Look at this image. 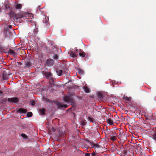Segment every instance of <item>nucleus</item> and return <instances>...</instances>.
<instances>
[{"instance_id":"a878e982","label":"nucleus","mask_w":156,"mask_h":156,"mask_svg":"<svg viewBox=\"0 0 156 156\" xmlns=\"http://www.w3.org/2000/svg\"><path fill=\"white\" fill-rule=\"evenodd\" d=\"M105 133L106 134H109L110 133V129L108 128V127H106V129L105 130Z\"/></svg>"},{"instance_id":"c03bdc74","label":"nucleus","mask_w":156,"mask_h":156,"mask_svg":"<svg viewBox=\"0 0 156 156\" xmlns=\"http://www.w3.org/2000/svg\"><path fill=\"white\" fill-rule=\"evenodd\" d=\"M0 93H2V92L1 91H0Z\"/></svg>"},{"instance_id":"9d476101","label":"nucleus","mask_w":156,"mask_h":156,"mask_svg":"<svg viewBox=\"0 0 156 156\" xmlns=\"http://www.w3.org/2000/svg\"><path fill=\"white\" fill-rule=\"evenodd\" d=\"M8 52L14 57L16 56V53L12 49H9V50Z\"/></svg>"},{"instance_id":"39448f33","label":"nucleus","mask_w":156,"mask_h":156,"mask_svg":"<svg viewBox=\"0 0 156 156\" xmlns=\"http://www.w3.org/2000/svg\"><path fill=\"white\" fill-rule=\"evenodd\" d=\"M10 75V74H9L7 73V72L5 71H4L2 73V79L3 80H7L9 77L8 76Z\"/></svg>"},{"instance_id":"58836bf2","label":"nucleus","mask_w":156,"mask_h":156,"mask_svg":"<svg viewBox=\"0 0 156 156\" xmlns=\"http://www.w3.org/2000/svg\"><path fill=\"white\" fill-rule=\"evenodd\" d=\"M9 28H10V29H11V28H12V26H11V25H9Z\"/></svg>"},{"instance_id":"412c9836","label":"nucleus","mask_w":156,"mask_h":156,"mask_svg":"<svg viewBox=\"0 0 156 156\" xmlns=\"http://www.w3.org/2000/svg\"><path fill=\"white\" fill-rule=\"evenodd\" d=\"M33 114L32 112H29L27 113V117H30L32 116Z\"/></svg>"},{"instance_id":"7c9ffc66","label":"nucleus","mask_w":156,"mask_h":156,"mask_svg":"<svg viewBox=\"0 0 156 156\" xmlns=\"http://www.w3.org/2000/svg\"><path fill=\"white\" fill-rule=\"evenodd\" d=\"M153 138L156 141V133H155L153 135Z\"/></svg>"},{"instance_id":"6ab92c4d","label":"nucleus","mask_w":156,"mask_h":156,"mask_svg":"<svg viewBox=\"0 0 156 156\" xmlns=\"http://www.w3.org/2000/svg\"><path fill=\"white\" fill-rule=\"evenodd\" d=\"M107 122L108 124L110 125H112L113 124V121L110 119H107Z\"/></svg>"},{"instance_id":"c9c22d12","label":"nucleus","mask_w":156,"mask_h":156,"mask_svg":"<svg viewBox=\"0 0 156 156\" xmlns=\"http://www.w3.org/2000/svg\"><path fill=\"white\" fill-rule=\"evenodd\" d=\"M50 80H51L52 82H54V79L53 78H52V77H51L50 78Z\"/></svg>"},{"instance_id":"aec40b11","label":"nucleus","mask_w":156,"mask_h":156,"mask_svg":"<svg viewBox=\"0 0 156 156\" xmlns=\"http://www.w3.org/2000/svg\"><path fill=\"white\" fill-rule=\"evenodd\" d=\"M38 32V29L37 28H36L35 29H34L33 30V32L34 33V34L33 36H36V34H37Z\"/></svg>"},{"instance_id":"f3484780","label":"nucleus","mask_w":156,"mask_h":156,"mask_svg":"<svg viewBox=\"0 0 156 156\" xmlns=\"http://www.w3.org/2000/svg\"><path fill=\"white\" fill-rule=\"evenodd\" d=\"M79 55L81 57H84L86 55V53L85 52H83V50H82V51H81V52L79 53Z\"/></svg>"},{"instance_id":"a211bd4d","label":"nucleus","mask_w":156,"mask_h":156,"mask_svg":"<svg viewBox=\"0 0 156 156\" xmlns=\"http://www.w3.org/2000/svg\"><path fill=\"white\" fill-rule=\"evenodd\" d=\"M48 17H45V18H44V20H43V23H45V24H47L48 23V20H47L48 19Z\"/></svg>"},{"instance_id":"4c0bfd02","label":"nucleus","mask_w":156,"mask_h":156,"mask_svg":"<svg viewBox=\"0 0 156 156\" xmlns=\"http://www.w3.org/2000/svg\"><path fill=\"white\" fill-rule=\"evenodd\" d=\"M51 129L54 132L55 131V129L54 127H52Z\"/></svg>"},{"instance_id":"423d86ee","label":"nucleus","mask_w":156,"mask_h":156,"mask_svg":"<svg viewBox=\"0 0 156 156\" xmlns=\"http://www.w3.org/2000/svg\"><path fill=\"white\" fill-rule=\"evenodd\" d=\"M56 105L57 108H66L68 107L67 105H63L59 102H58L56 103Z\"/></svg>"},{"instance_id":"a19ab883","label":"nucleus","mask_w":156,"mask_h":156,"mask_svg":"<svg viewBox=\"0 0 156 156\" xmlns=\"http://www.w3.org/2000/svg\"><path fill=\"white\" fill-rule=\"evenodd\" d=\"M8 32H9V31L7 30V31H6V34H7V33H8Z\"/></svg>"},{"instance_id":"bb28decb","label":"nucleus","mask_w":156,"mask_h":156,"mask_svg":"<svg viewBox=\"0 0 156 156\" xmlns=\"http://www.w3.org/2000/svg\"><path fill=\"white\" fill-rule=\"evenodd\" d=\"M53 58L57 60L58 58V57L57 55L55 54L53 56Z\"/></svg>"},{"instance_id":"f704fd0d","label":"nucleus","mask_w":156,"mask_h":156,"mask_svg":"<svg viewBox=\"0 0 156 156\" xmlns=\"http://www.w3.org/2000/svg\"><path fill=\"white\" fill-rule=\"evenodd\" d=\"M31 104L32 105L34 106L35 105V102L33 100L31 102Z\"/></svg>"},{"instance_id":"37998d69","label":"nucleus","mask_w":156,"mask_h":156,"mask_svg":"<svg viewBox=\"0 0 156 156\" xmlns=\"http://www.w3.org/2000/svg\"><path fill=\"white\" fill-rule=\"evenodd\" d=\"M76 51H78V50L77 49H76Z\"/></svg>"},{"instance_id":"cd10ccee","label":"nucleus","mask_w":156,"mask_h":156,"mask_svg":"<svg viewBox=\"0 0 156 156\" xmlns=\"http://www.w3.org/2000/svg\"><path fill=\"white\" fill-rule=\"evenodd\" d=\"M5 9L6 10H9L10 9V7L9 5L7 4H6L5 6Z\"/></svg>"},{"instance_id":"9b49d317","label":"nucleus","mask_w":156,"mask_h":156,"mask_svg":"<svg viewBox=\"0 0 156 156\" xmlns=\"http://www.w3.org/2000/svg\"><path fill=\"white\" fill-rule=\"evenodd\" d=\"M44 75L46 78L48 79L49 77L51 76L52 74L50 72H47L44 73Z\"/></svg>"},{"instance_id":"dca6fc26","label":"nucleus","mask_w":156,"mask_h":156,"mask_svg":"<svg viewBox=\"0 0 156 156\" xmlns=\"http://www.w3.org/2000/svg\"><path fill=\"white\" fill-rule=\"evenodd\" d=\"M56 73L58 76H61L63 73V71L62 70H58L56 71Z\"/></svg>"},{"instance_id":"c756f323","label":"nucleus","mask_w":156,"mask_h":156,"mask_svg":"<svg viewBox=\"0 0 156 156\" xmlns=\"http://www.w3.org/2000/svg\"><path fill=\"white\" fill-rule=\"evenodd\" d=\"M52 48L53 49V50L52 51H53L52 53L55 52V51H57V48H56V47L55 46H53Z\"/></svg>"},{"instance_id":"e433bc0d","label":"nucleus","mask_w":156,"mask_h":156,"mask_svg":"<svg viewBox=\"0 0 156 156\" xmlns=\"http://www.w3.org/2000/svg\"><path fill=\"white\" fill-rule=\"evenodd\" d=\"M85 156H90V154L87 153H86L85 154Z\"/></svg>"},{"instance_id":"79ce46f5","label":"nucleus","mask_w":156,"mask_h":156,"mask_svg":"<svg viewBox=\"0 0 156 156\" xmlns=\"http://www.w3.org/2000/svg\"><path fill=\"white\" fill-rule=\"evenodd\" d=\"M46 101H47V99H46Z\"/></svg>"},{"instance_id":"ea45409f","label":"nucleus","mask_w":156,"mask_h":156,"mask_svg":"<svg viewBox=\"0 0 156 156\" xmlns=\"http://www.w3.org/2000/svg\"><path fill=\"white\" fill-rule=\"evenodd\" d=\"M150 117L149 118V119H150V118H152V117H151V116L152 115H150Z\"/></svg>"},{"instance_id":"4468645a","label":"nucleus","mask_w":156,"mask_h":156,"mask_svg":"<svg viewBox=\"0 0 156 156\" xmlns=\"http://www.w3.org/2000/svg\"><path fill=\"white\" fill-rule=\"evenodd\" d=\"M83 90H84V91L86 93H90V92L89 88L87 86H84V87Z\"/></svg>"},{"instance_id":"b1692460","label":"nucleus","mask_w":156,"mask_h":156,"mask_svg":"<svg viewBox=\"0 0 156 156\" xmlns=\"http://www.w3.org/2000/svg\"><path fill=\"white\" fill-rule=\"evenodd\" d=\"M78 72L80 75H82L83 74L84 72L81 69H78Z\"/></svg>"},{"instance_id":"1a4fd4ad","label":"nucleus","mask_w":156,"mask_h":156,"mask_svg":"<svg viewBox=\"0 0 156 156\" xmlns=\"http://www.w3.org/2000/svg\"><path fill=\"white\" fill-rule=\"evenodd\" d=\"M17 112L20 113H25L27 112V110L23 108H20L17 110Z\"/></svg>"},{"instance_id":"6e6552de","label":"nucleus","mask_w":156,"mask_h":156,"mask_svg":"<svg viewBox=\"0 0 156 156\" xmlns=\"http://www.w3.org/2000/svg\"><path fill=\"white\" fill-rule=\"evenodd\" d=\"M88 143L91 147L94 148L95 149L99 148L101 147V146L98 144H95L90 141H89Z\"/></svg>"},{"instance_id":"2f4dec72","label":"nucleus","mask_w":156,"mask_h":156,"mask_svg":"<svg viewBox=\"0 0 156 156\" xmlns=\"http://www.w3.org/2000/svg\"><path fill=\"white\" fill-rule=\"evenodd\" d=\"M111 140L114 141L116 140V137L114 136H111L110 138Z\"/></svg>"},{"instance_id":"5701e85b","label":"nucleus","mask_w":156,"mask_h":156,"mask_svg":"<svg viewBox=\"0 0 156 156\" xmlns=\"http://www.w3.org/2000/svg\"><path fill=\"white\" fill-rule=\"evenodd\" d=\"M81 125L82 126H84L86 124V122L85 120H82L81 121Z\"/></svg>"},{"instance_id":"ddd939ff","label":"nucleus","mask_w":156,"mask_h":156,"mask_svg":"<svg viewBox=\"0 0 156 156\" xmlns=\"http://www.w3.org/2000/svg\"><path fill=\"white\" fill-rule=\"evenodd\" d=\"M70 55L71 57L73 58H75L77 56L78 54H76L75 53H73V51H72L70 53Z\"/></svg>"},{"instance_id":"7ed1b4c3","label":"nucleus","mask_w":156,"mask_h":156,"mask_svg":"<svg viewBox=\"0 0 156 156\" xmlns=\"http://www.w3.org/2000/svg\"><path fill=\"white\" fill-rule=\"evenodd\" d=\"M47 66H52L54 63V61L51 59H48L46 62Z\"/></svg>"},{"instance_id":"a18cd8bd","label":"nucleus","mask_w":156,"mask_h":156,"mask_svg":"<svg viewBox=\"0 0 156 156\" xmlns=\"http://www.w3.org/2000/svg\"><path fill=\"white\" fill-rule=\"evenodd\" d=\"M133 128H136V127H133Z\"/></svg>"},{"instance_id":"f257e3e1","label":"nucleus","mask_w":156,"mask_h":156,"mask_svg":"<svg viewBox=\"0 0 156 156\" xmlns=\"http://www.w3.org/2000/svg\"><path fill=\"white\" fill-rule=\"evenodd\" d=\"M63 100L65 102H73L74 101L73 99V96L70 94H68L64 97Z\"/></svg>"},{"instance_id":"0eeeda50","label":"nucleus","mask_w":156,"mask_h":156,"mask_svg":"<svg viewBox=\"0 0 156 156\" xmlns=\"http://www.w3.org/2000/svg\"><path fill=\"white\" fill-rule=\"evenodd\" d=\"M25 65L26 68H28L31 66L32 64L28 58H27L25 61Z\"/></svg>"},{"instance_id":"4be33fe9","label":"nucleus","mask_w":156,"mask_h":156,"mask_svg":"<svg viewBox=\"0 0 156 156\" xmlns=\"http://www.w3.org/2000/svg\"><path fill=\"white\" fill-rule=\"evenodd\" d=\"M26 16H26L27 17H30L31 18L32 17H33L32 14H31L30 13H28L26 14Z\"/></svg>"},{"instance_id":"473e14b6","label":"nucleus","mask_w":156,"mask_h":156,"mask_svg":"<svg viewBox=\"0 0 156 156\" xmlns=\"http://www.w3.org/2000/svg\"><path fill=\"white\" fill-rule=\"evenodd\" d=\"M124 99L128 101H129L130 100V98L127 96L125 97Z\"/></svg>"},{"instance_id":"72a5a7b5","label":"nucleus","mask_w":156,"mask_h":156,"mask_svg":"<svg viewBox=\"0 0 156 156\" xmlns=\"http://www.w3.org/2000/svg\"><path fill=\"white\" fill-rule=\"evenodd\" d=\"M88 119L91 122H93V119L91 118L90 117H88Z\"/></svg>"},{"instance_id":"f8f14e48","label":"nucleus","mask_w":156,"mask_h":156,"mask_svg":"<svg viewBox=\"0 0 156 156\" xmlns=\"http://www.w3.org/2000/svg\"><path fill=\"white\" fill-rule=\"evenodd\" d=\"M45 109L44 108H40L39 109V111L40 113L41 114L44 115H45Z\"/></svg>"},{"instance_id":"c85d7f7f","label":"nucleus","mask_w":156,"mask_h":156,"mask_svg":"<svg viewBox=\"0 0 156 156\" xmlns=\"http://www.w3.org/2000/svg\"><path fill=\"white\" fill-rule=\"evenodd\" d=\"M21 136L24 139H27V136L24 134L22 133L21 134Z\"/></svg>"},{"instance_id":"20e7f679","label":"nucleus","mask_w":156,"mask_h":156,"mask_svg":"<svg viewBox=\"0 0 156 156\" xmlns=\"http://www.w3.org/2000/svg\"><path fill=\"white\" fill-rule=\"evenodd\" d=\"M8 101L10 102H13L16 103L19 101V99L16 97L13 98H8L7 99Z\"/></svg>"},{"instance_id":"393cba45","label":"nucleus","mask_w":156,"mask_h":156,"mask_svg":"<svg viewBox=\"0 0 156 156\" xmlns=\"http://www.w3.org/2000/svg\"><path fill=\"white\" fill-rule=\"evenodd\" d=\"M98 98L100 99H102L103 98V95L101 93H98Z\"/></svg>"},{"instance_id":"f03ea898","label":"nucleus","mask_w":156,"mask_h":156,"mask_svg":"<svg viewBox=\"0 0 156 156\" xmlns=\"http://www.w3.org/2000/svg\"><path fill=\"white\" fill-rule=\"evenodd\" d=\"M11 19H13L15 20L17 18L14 12L11 10L10 12L8 14Z\"/></svg>"},{"instance_id":"2eb2a0df","label":"nucleus","mask_w":156,"mask_h":156,"mask_svg":"<svg viewBox=\"0 0 156 156\" xmlns=\"http://www.w3.org/2000/svg\"><path fill=\"white\" fill-rule=\"evenodd\" d=\"M22 6L21 4H17L16 5L15 7L16 9H21Z\"/></svg>"}]
</instances>
